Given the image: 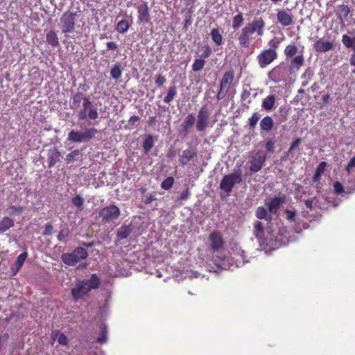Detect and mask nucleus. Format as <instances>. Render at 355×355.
Instances as JSON below:
<instances>
[{"instance_id":"f257e3e1","label":"nucleus","mask_w":355,"mask_h":355,"mask_svg":"<svg viewBox=\"0 0 355 355\" xmlns=\"http://www.w3.org/2000/svg\"><path fill=\"white\" fill-rule=\"evenodd\" d=\"M101 284V279L96 274H92L90 279L78 282L71 289V295L75 300L82 298L92 289H96Z\"/></svg>"},{"instance_id":"f03ea898","label":"nucleus","mask_w":355,"mask_h":355,"mask_svg":"<svg viewBox=\"0 0 355 355\" xmlns=\"http://www.w3.org/2000/svg\"><path fill=\"white\" fill-rule=\"evenodd\" d=\"M98 130L94 128H85L83 131L71 130L68 134L67 139L72 142H87L96 137Z\"/></svg>"},{"instance_id":"7ed1b4c3","label":"nucleus","mask_w":355,"mask_h":355,"mask_svg":"<svg viewBox=\"0 0 355 355\" xmlns=\"http://www.w3.org/2000/svg\"><path fill=\"white\" fill-rule=\"evenodd\" d=\"M99 114L98 108L96 105L88 98L83 99V107L78 112V118L79 120L83 121L89 119L94 121L98 119Z\"/></svg>"},{"instance_id":"20e7f679","label":"nucleus","mask_w":355,"mask_h":355,"mask_svg":"<svg viewBox=\"0 0 355 355\" xmlns=\"http://www.w3.org/2000/svg\"><path fill=\"white\" fill-rule=\"evenodd\" d=\"M87 257V251L84 248L78 247L71 253H64L61 257V260L66 265L74 266L80 261L85 259Z\"/></svg>"},{"instance_id":"39448f33","label":"nucleus","mask_w":355,"mask_h":355,"mask_svg":"<svg viewBox=\"0 0 355 355\" xmlns=\"http://www.w3.org/2000/svg\"><path fill=\"white\" fill-rule=\"evenodd\" d=\"M242 182V175L241 172L233 173L225 175L220 182V189L225 191L227 196L232 191L234 187Z\"/></svg>"},{"instance_id":"423d86ee","label":"nucleus","mask_w":355,"mask_h":355,"mask_svg":"<svg viewBox=\"0 0 355 355\" xmlns=\"http://www.w3.org/2000/svg\"><path fill=\"white\" fill-rule=\"evenodd\" d=\"M121 215L120 209L115 205H110L103 207L99 211V217L102 222L109 223L119 218Z\"/></svg>"},{"instance_id":"0eeeda50","label":"nucleus","mask_w":355,"mask_h":355,"mask_svg":"<svg viewBox=\"0 0 355 355\" xmlns=\"http://www.w3.org/2000/svg\"><path fill=\"white\" fill-rule=\"evenodd\" d=\"M77 12L67 11L60 17V28L64 34L71 33L75 28Z\"/></svg>"},{"instance_id":"6e6552de","label":"nucleus","mask_w":355,"mask_h":355,"mask_svg":"<svg viewBox=\"0 0 355 355\" xmlns=\"http://www.w3.org/2000/svg\"><path fill=\"white\" fill-rule=\"evenodd\" d=\"M278 54L274 49H263L257 56V61L259 67L261 69L272 63L277 59Z\"/></svg>"},{"instance_id":"1a4fd4ad","label":"nucleus","mask_w":355,"mask_h":355,"mask_svg":"<svg viewBox=\"0 0 355 355\" xmlns=\"http://www.w3.org/2000/svg\"><path fill=\"white\" fill-rule=\"evenodd\" d=\"M209 111L206 106H202L198 110L196 128L198 132H204L209 126Z\"/></svg>"},{"instance_id":"9d476101","label":"nucleus","mask_w":355,"mask_h":355,"mask_svg":"<svg viewBox=\"0 0 355 355\" xmlns=\"http://www.w3.org/2000/svg\"><path fill=\"white\" fill-rule=\"evenodd\" d=\"M266 158L267 156L265 153L261 150L257 151L250 160V171L254 173L259 171L262 168Z\"/></svg>"},{"instance_id":"9b49d317","label":"nucleus","mask_w":355,"mask_h":355,"mask_svg":"<svg viewBox=\"0 0 355 355\" xmlns=\"http://www.w3.org/2000/svg\"><path fill=\"white\" fill-rule=\"evenodd\" d=\"M134 7L137 10V20L139 24L150 22V15L147 2L144 1L141 4L135 3Z\"/></svg>"},{"instance_id":"f8f14e48","label":"nucleus","mask_w":355,"mask_h":355,"mask_svg":"<svg viewBox=\"0 0 355 355\" xmlns=\"http://www.w3.org/2000/svg\"><path fill=\"white\" fill-rule=\"evenodd\" d=\"M286 75V67L282 65H277L268 72V77L270 81L277 83L284 80Z\"/></svg>"},{"instance_id":"ddd939ff","label":"nucleus","mask_w":355,"mask_h":355,"mask_svg":"<svg viewBox=\"0 0 355 355\" xmlns=\"http://www.w3.org/2000/svg\"><path fill=\"white\" fill-rule=\"evenodd\" d=\"M209 239L210 248L214 252H219L223 248L225 241L219 231L212 232L209 236Z\"/></svg>"},{"instance_id":"4468645a","label":"nucleus","mask_w":355,"mask_h":355,"mask_svg":"<svg viewBox=\"0 0 355 355\" xmlns=\"http://www.w3.org/2000/svg\"><path fill=\"white\" fill-rule=\"evenodd\" d=\"M245 26L252 35L256 33L257 36L261 37L264 33L266 23L261 17H257Z\"/></svg>"},{"instance_id":"2eb2a0df","label":"nucleus","mask_w":355,"mask_h":355,"mask_svg":"<svg viewBox=\"0 0 355 355\" xmlns=\"http://www.w3.org/2000/svg\"><path fill=\"white\" fill-rule=\"evenodd\" d=\"M286 196H276L272 198L269 202H266L268 211L273 214H277L281 205L286 202Z\"/></svg>"},{"instance_id":"dca6fc26","label":"nucleus","mask_w":355,"mask_h":355,"mask_svg":"<svg viewBox=\"0 0 355 355\" xmlns=\"http://www.w3.org/2000/svg\"><path fill=\"white\" fill-rule=\"evenodd\" d=\"M252 34L250 33L246 26L242 30L241 34L238 37L239 45L241 47H248L250 44Z\"/></svg>"},{"instance_id":"f3484780","label":"nucleus","mask_w":355,"mask_h":355,"mask_svg":"<svg viewBox=\"0 0 355 355\" xmlns=\"http://www.w3.org/2000/svg\"><path fill=\"white\" fill-rule=\"evenodd\" d=\"M313 47L317 52L325 53L334 49V42L323 41L322 39H319L315 42Z\"/></svg>"},{"instance_id":"a211bd4d","label":"nucleus","mask_w":355,"mask_h":355,"mask_svg":"<svg viewBox=\"0 0 355 355\" xmlns=\"http://www.w3.org/2000/svg\"><path fill=\"white\" fill-rule=\"evenodd\" d=\"M277 19L278 22L284 26H288L293 24V16L284 10L277 12Z\"/></svg>"},{"instance_id":"6ab92c4d","label":"nucleus","mask_w":355,"mask_h":355,"mask_svg":"<svg viewBox=\"0 0 355 355\" xmlns=\"http://www.w3.org/2000/svg\"><path fill=\"white\" fill-rule=\"evenodd\" d=\"M234 78V73L232 69L226 71L220 80V87L228 90L232 84Z\"/></svg>"},{"instance_id":"aec40b11","label":"nucleus","mask_w":355,"mask_h":355,"mask_svg":"<svg viewBox=\"0 0 355 355\" xmlns=\"http://www.w3.org/2000/svg\"><path fill=\"white\" fill-rule=\"evenodd\" d=\"M196 117L193 113H189L186 116L183 122L180 125L182 132L184 137L187 135L189 129L194 125Z\"/></svg>"},{"instance_id":"412c9836","label":"nucleus","mask_w":355,"mask_h":355,"mask_svg":"<svg viewBox=\"0 0 355 355\" xmlns=\"http://www.w3.org/2000/svg\"><path fill=\"white\" fill-rule=\"evenodd\" d=\"M291 59L289 70L291 73L293 71H299L302 66L304 64V58L303 53L301 52L299 55L293 57Z\"/></svg>"},{"instance_id":"4be33fe9","label":"nucleus","mask_w":355,"mask_h":355,"mask_svg":"<svg viewBox=\"0 0 355 355\" xmlns=\"http://www.w3.org/2000/svg\"><path fill=\"white\" fill-rule=\"evenodd\" d=\"M28 257L26 252L20 254L17 257L15 263L11 266L10 270L12 275H15L22 267L25 260Z\"/></svg>"},{"instance_id":"5701e85b","label":"nucleus","mask_w":355,"mask_h":355,"mask_svg":"<svg viewBox=\"0 0 355 355\" xmlns=\"http://www.w3.org/2000/svg\"><path fill=\"white\" fill-rule=\"evenodd\" d=\"M196 156L197 152L196 150L185 149L183 150L182 155L179 158V163L182 166L187 165L191 159L195 158Z\"/></svg>"},{"instance_id":"b1692460","label":"nucleus","mask_w":355,"mask_h":355,"mask_svg":"<svg viewBox=\"0 0 355 355\" xmlns=\"http://www.w3.org/2000/svg\"><path fill=\"white\" fill-rule=\"evenodd\" d=\"M210 37L213 42L217 45L220 46L223 44V37L222 35V31L219 28H214L210 31Z\"/></svg>"},{"instance_id":"393cba45","label":"nucleus","mask_w":355,"mask_h":355,"mask_svg":"<svg viewBox=\"0 0 355 355\" xmlns=\"http://www.w3.org/2000/svg\"><path fill=\"white\" fill-rule=\"evenodd\" d=\"M61 155L57 148L50 149L48 152V165L53 167L60 160Z\"/></svg>"},{"instance_id":"a878e982","label":"nucleus","mask_w":355,"mask_h":355,"mask_svg":"<svg viewBox=\"0 0 355 355\" xmlns=\"http://www.w3.org/2000/svg\"><path fill=\"white\" fill-rule=\"evenodd\" d=\"M350 11L351 10L349 6L342 4L338 6L336 10V14L340 21H343L345 19H347Z\"/></svg>"},{"instance_id":"bb28decb","label":"nucleus","mask_w":355,"mask_h":355,"mask_svg":"<svg viewBox=\"0 0 355 355\" xmlns=\"http://www.w3.org/2000/svg\"><path fill=\"white\" fill-rule=\"evenodd\" d=\"M274 126V121L270 116H264L260 121V129L261 131L270 132Z\"/></svg>"},{"instance_id":"cd10ccee","label":"nucleus","mask_w":355,"mask_h":355,"mask_svg":"<svg viewBox=\"0 0 355 355\" xmlns=\"http://www.w3.org/2000/svg\"><path fill=\"white\" fill-rule=\"evenodd\" d=\"M276 96L274 94H270L264 98L262 101L261 107L265 110H271L275 105Z\"/></svg>"},{"instance_id":"c85d7f7f","label":"nucleus","mask_w":355,"mask_h":355,"mask_svg":"<svg viewBox=\"0 0 355 355\" xmlns=\"http://www.w3.org/2000/svg\"><path fill=\"white\" fill-rule=\"evenodd\" d=\"M14 225V220L12 218L8 216H4L0 220V234H3L8 230L12 227Z\"/></svg>"},{"instance_id":"c756f323","label":"nucleus","mask_w":355,"mask_h":355,"mask_svg":"<svg viewBox=\"0 0 355 355\" xmlns=\"http://www.w3.org/2000/svg\"><path fill=\"white\" fill-rule=\"evenodd\" d=\"M46 42L53 47H57L60 44L58 37L53 30L49 31L46 33Z\"/></svg>"},{"instance_id":"7c9ffc66","label":"nucleus","mask_w":355,"mask_h":355,"mask_svg":"<svg viewBox=\"0 0 355 355\" xmlns=\"http://www.w3.org/2000/svg\"><path fill=\"white\" fill-rule=\"evenodd\" d=\"M132 232V228L129 225H122L116 231V236L119 239H127Z\"/></svg>"},{"instance_id":"2f4dec72","label":"nucleus","mask_w":355,"mask_h":355,"mask_svg":"<svg viewBox=\"0 0 355 355\" xmlns=\"http://www.w3.org/2000/svg\"><path fill=\"white\" fill-rule=\"evenodd\" d=\"M251 89L248 87H243L241 95V101L244 106L248 107V105L252 103V100L250 99L251 96Z\"/></svg>"},{"instance_id":"473e14b6","label":"nucleus","mask_w":355,"mask_h":355,"mask_svg":"<svg viewBox=\"0 0 355 355\" xmlns=\"http://www.w3.org/2000/svg\"><path fill=\"white\" fill-rule=\"evenodd\" d=\"M255 216L259 219H265L268 221H270L272 218L271 216L268 214L267 209L263 206L257 208Z\"/></svg>"},{"instance_id":"72a5a7b5","label":"nucleus","mask_w":355,"mask_h":355,"mask_svg":"<svg viewBox=\"0 0 355 355\" xmlns=\"http://www.w3.org/2000/svg\"><path fill=\"white\" fill-rule=\"evenodd\" d=\"M298 47L294 44L287 45L284 49V54L287 59L292 58L297 53Z\"/></svg>"},{"instance_id":"f704fd0d","label":"nucleus","mask_w":355,"mask_h":355,"mask_svg":"<svg viewBox=\"0 0 355 355\" xmlns=\"http://www.w3.org/2000/svg\"><path fill=\"white\" fill-rule=\"evenodd\" d=\"M177 87L175 85L170 86L168 87L167 94L164 98V102L166 103H170L177 96Z\"/></svg>"},{"instance_id":"c9c22d12","label":"nucleus","mask_w":355,"mask_h":355,"mask_svg":"<svg viewBox=\"0 0 355 355\" xmlns=\"http://www.w3.org/2000/svg\"><path fill=\"white\" fill-rule=\"evenodd\" d=\"M84 94L80 92H76L72 96V104L71 105V107L72 109H77L80 107V103L81 101H83L85 99Z\"/></svg>"},{"instance_id":"e433bc0d","label":"nucleus","mask_w":355,"mask_h":355,"mask_svg":"<svg viewBox=\"0 0 355 355\" xmlns=\"http://www.w3.org/2000/svg\"><path fill=\"white\" fill-rule=\"evenodd\" d=\"M130 26V24L127 20L122 19L117 23L116 30L118 33L123 34L128 31Z\"/></svg>"},{"instance_id":"4c0bfd02","label":"nucleus","mask_w":355,"mask_h":355,"mask_svg":"<svg viewBox=\"0 0 355 355\" xmlns=\"http://www.w3.org/2000/svg\"><path fill=\"white\" fill-rule=\"evenodd\" d=\"M154 146V140L152 135H148L144 139L142 146L146 154L153 148Z\"/></svg>"},{"instance_id":"58836bf2","label":"nucleus","mask_w":355,"mask_h":355,"mask_svg":"<svg viewBox=\"0 0 355 355\" xmlns=\"http://www.w3.org/2000/svg\"><path fill=\"white\" fill-rule=\"evenodd\" d=\"M263 225L261 222L256 221L254 224V235L258 239L261 240L263 233Z\"/></svg>"},{"instance_id":"ea45409f","label":"nucleus","mask_w":355,"mask_h":355,"mask_svg":"<svg viewBox=\"0 0 355 355\" xmlns=\"http://www.w3.org/2000/svg\"><path fill=\"white\" fill-rule=\"evenodd\" d=\"M107 340V326L104 324H102L101 326V334L96 338V342L98 343H105Z\"/></svg>"},{"instance_id":"a19ab883","label":"nucleus","mask_w":355,"mask_h":355,"mask_svg":"<svg viewBox=\"0 0 355 355\" xmlns=\"http://www.w3.org/2000/svg\"><path fill=\"white\" fill-rule=\"evenodd\" d=\"M85 200L80 195H76L71 198V203L78 208V210H83Z\"/></svg>"},{"instance_id":"79ce46f5","label":"nucleus","mask_w":355,"mask_h":355,"mask_svg":"<svg viewBox=\"0 0 355 355\" xmlns=\"http://www.w3.org/2000/svg\"><path fill=\"white\" fill-rule=\"evenodd\" d=\"M243 22V17L241 12H239L232 19V28L234 30H237L241 26Z\"/></svg>"},{"instance_id":"37998d69","label":"nucleus","mask_w":355,"mask_h":355,"mask_svg":"<svg viewBox=\"0 0 355 355\" xmlns=\"http://www.w3.org/2000/svg\"><path fill=\"white\" fill-rule=\"evenodd\" d=\"M205 64V60L204 58H200L196 59L192 64V70L195 72L202 70Z\"/></svg>"},{"instance_id":"c03bdc74","label":"nucleus","mask_w":355,"mask_h":355,"mask_svg":"<svg viewBox=\"0 0 355 355\" xmlns=\"http://www.w3.org/2000/svg\"><path fill=\"white\" fill-rule=\"evenodd\" d=\"M121 67L119 64H116L110 71V75L114 79H119L121 76Z\"/></svg>"},{"instance_id":"a18cd8bd","label":"nucleus","mask_w":355,"mask_h":355,"mask_svg":"<svg viewBox=\"0 0 355 355\" xmlns=\"http://www.w3.org/2000/svg\"><path fill=\"white\" fill-rule=\"evenodd\" d=\"M140 120V117L138 116H132L130 117L128 123L125 125L124 128L125 130H132L136 125L135 123Z\"/></svg>"},{"instance_id":"49530a36","label":"nucleus","mask_w":355,"mask_h":355,"mask_svg":"<svg viewBox=\"0 0 355 355\" xmlns=\"http://www.w3.org/2000/svg\"><path fill=\"white\" fill-rule=\"evenodd\" d=\"M261 115L258 112H254L250 118H249L248 124L250 128H254L259 121Z\"/></svg>"},{"instance_id":"de8ad7c7","label":"nucleus","mask_w":355,"mask_h":355,"mask_svg":"<svg viewBox=\"0 0 355 355\" xmlns=\"http://www.w3.org/2000/svg\"><path fill=\"white\" fill-rule=\"evenodd\" d=\"M342 42L347 48L354 47L355 43V38H351L347 35L345 34L342 37Z\"/></svg>"},{"instance_id":"09e8293b","label":"nucleus","mask_w":355,"mask_h":355,"mask_svg":"<svg viewBox=\"0 0 355 355\" xmlns=\"http://www.w3.org/2000/svg\"><path fill=\"white\" fill-rule=\"evenodd\" d=\"M174 184V178L173 177H168L162 183L161 187L164 190L170 189Z\"/></svg>"},{"instance_id":"8fccbe9b","label":"nucleus","mask_w":355,"mask_h":355,"mask_svg":"<svg viewBox=\"0 0 355 355\" xmlns=\"http://www.w3.org/2000/svg\"><path fill=\"white\" fill-rule=\"evenodd\" d=\"M7 211L10 215H19L24 211V207L21 206L16 207L15 205H11L8 208Z\"/></svg>"},{"instance_id":"3c124183","label":"nucleus","mask_w":355,"mask_h":355,"mask_svg":"<svg viewBox=\"0 0 355 355\" xmlns=\"http://www.w3.org/2000/svg\"><path fill=\"white\" fill-rule=\"evenodd\" d=\"M326 166L327 163L325 162H322L320 163L314 175V180H316L321 176L322 173H323L324 171H325Z\"/></svg>"},{"instance_id":"603ef678","label":"nucleus","mask_w":355,"mask_h":355,"mask_svg":"<svg viewBox=\"0 0 355 355\" xmlns=\"http://www.w3.org/2000/svg\"><path fill=\"white\" fill-rule=\"evenodd\" d=\"M80 155V151L79 150H74L66 156V161L70 163L77 159Z\"/></svg>"},{"instance_id":"864d4df0","label":"nucleus","mask_w":355,"mask_h":355,"mask_svg":"<svg viewBox=\"0 0 355 355\" xmlns=\"http://www.w3.org/2000/svg\"><path fill=\"white\" fill-rule=\"evenodd\" d=\"M69 234H70V231H69V228H63L60 231V232L58 235V239L60 241L65 242L67 238L69 236Z\"/></svg>"},{"instance_id":"5fc2aeb1","label":"nucleus","mask_w":355,"mask_h":355,"mask_svg":"<svg viewBox=\"0 0 355 355\" xmlns=\"http://www.w3.org/2000/svg\"><path fill=\"white\" fill-rule=\"evenodd\" d=\"M156 200H157V193L155 192L150 193L149 196H145L142 198V202L145 205H149L153 201H155Z\"/></svg>"},{"instance_id":"6e6d98bb","label":"nucleus","mask_w":355,"mask_h":355,"mask_svg":"<svg viewBox=\"0 0 355 355\" xmlns=\"http://www.w3.org/2000/svg\"><path fill=\"white\" fill-rule=\"evenodd\" d=\"M285 214L286 215V219L290 222H293L295 220L297 212L295 209H286Z\"/></svg>"},{"instance_id":"4d7b16f0","label":"nucleus","mask_w":355,"mask_h":355,"mask_svg":"<svg viewBox=\"0 0 355 355\" xmlns=\"http://www.w3.org/2000/svg\"><path fill=\"white\" fill-rule=\"evenodd\" d=\"M203 52L200 55V58L204 59L208 58L212 54V49L209 44H205L203 47Z\"/></svg>"},{"instance_id":"13d9d810","label":"nucleus","mask_w":355,"mask_h":355,"mask_svg":"<svg viewBox=\"0 0 355 355\" xmlns=\"http://www.w3.org/2000/svg\"><path fill=\"white\" fill-rule=\"evenodd\" d=\"M275 141L274 138H271L268 140L265 144L266 151L268 153H273L275 150Z\"/></svg>"},{"instance_id":"bf43d9fd","label":"nucleus","mask_w":355,"mask_h":355,"mask_svg":"<svg viewBox=\"0 0 355 355\" xmlns=\"http://www.w3.org/2000/svg\"><path fill=\"white\" fill-rule=\"evenodd\" d=\"M355 168V156L353 157L347 166H345V171L347 173V175H349L352 172V171Z\"/></svg>"},{"instance_id":"052dcab7","label":"nucleus","mask_w":355,"mask_h":355,"mask_svg":"<svg viewBox=\"0 0 355 355\" xmlns=\"http://www.w3.org/2000/svg\"><path fill=\"white\" fill-rule=\"evenodd\" d=\"M166 81V78L161 74H158L155 76V84L158 87H162Z\"/></svg>"},{"instance_id":"680f3d73","label":"nucleus","mask_w":355,"mask_h":355,"mask_svg":"<svg viewBox=\"0 0 355 355\" xmlns=\"http://www.w3.org/2000/svg\"><path fill=\"white\" fill-rule=\"evenodd\" d=\"M58 342L59 343V344L64 346H67L69 343L67 337L63 333H60L59 334L58 338Z\"/></svg>"},{"instance_id":"e2e57ef3","label":"nucleus","mask_w":355,"mask_h":355,"mask_svg":"<svg viewBox=\"0 0 355 355\" xmlns=\"http://www.w3.org/2000/svg\"><path fill=\"white\" fill-rule=\"evenodd\" d=\"M302 142V139L301 138H297L296 139L295 141H293L291 144V146L288 149V153H291L295 148H297L299 146V145L301 144Z\"/></svg>"},{"instance_id":"0e129e2a","label":"nucleus","mask_w":355,"mask_h":355,"mask_svg":"<svg viewBox=\"0 0 355 355\" xmlns=\"http://www.w3.org/2000/svg\"><path fill=\"white\" fill-rule=\"evenodd\" d=\"M334 189L336 193L340 194L344 191L343 184L339 182H336L334 184Z\"/></svg>"},{"instance_id":"69168bd1","label":"nucleus","mask_w":355,"mask_h":355,"mask_svg":"<svg viewBox=\"0 0 355 355\" xmlns=\"http://www.w3.org/2000/svg\"><path fill=\"white\" fill-rule=\"evenodd\" d=\"M270 48L268 49H274L277 52V49L279 46L280 42L279 40H271L269 42Z\"/></svg>"},{"instance_id":"338daca9","label":"nucleus","mask_w":355,"mask_h":355,"mask_svg":"<svg viewBox=\"0 0 355 355\" xmlns=\"http://www.w3.org/2000/svg\"><path fill=\"white\" fill-rule=\"evenodd\" d=\"M44 227H45V229L43 232V234L45 236L51 235L52 233V231H53V225L50 223H48L45 224Z\"/></svg>"},{"instance_id":"774afa93","label":"nucleus","mask_w":355,"mask_h":355,"mask_svg":"<svg viewBox=\"0 0 355 355\" xmlns=\"http://www.w3.org/2000/svg\"><path fill=\"white\" fill-rule=\"evenodd\" d=\"M191 195L189 189L187 188L185 191H184L180 196L179 199L181 200H187Z\"/></svg>"}]
</instances>
